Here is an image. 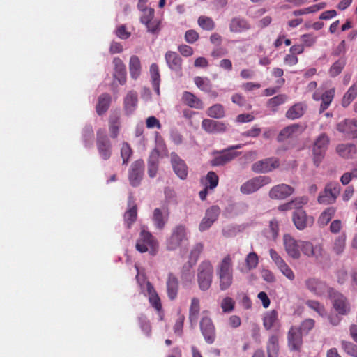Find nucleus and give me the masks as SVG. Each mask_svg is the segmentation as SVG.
Wrapping results in <instances>:
<instances>
[{
    "instance_id": "obj_44",
    "label": "nucleus",
    "mask_w": 357,
    "mask_h": 357,
    "mask_svg": "<svg viewBox=\"0 0 357 357\" xmlns=\"http://www.w3.org/2000/svg\"><path fill=\"white\" fill-rule=\"evenodd\" d=\"M298 129V125H291L283 128L278 135L277 139L278 142H283L288 138L291 137L293 134Z\"/></svg>"
},
{
    "instance_id": "obj_37",
    "label": "nucleus",
    "mask_w": 357,
    "mask_h": 357,
    "mask_svg": "<svg viewBox=\"0 0 357 357\" xmlns=\"http://www.w3.org/2000/svg\"><path fill=\"white\" fill-rule=\"evenodd\" d=\"M279 337L275 333L272 334L266 343V351L268 357H278L279 354Z\"/></svg>"
},
{
    "instance_id": "obj_20",
    "label": "nucleus",
    "mask_w": 357,
    "mask_h": 357,
    "mask_svg": "<svg viewBox=\"0 0 357 357\" xmlns=\"http://www.w3.org/2000/svg\"><path fill=\"white\" fill-rule=\"evenodd\" d=\"M263 326L267 331L273 328L275 332H279L281 324L278 319V313L276 310H272L266 312L263 317Z\"/></svg>"
},
{
    "instance_id": "obj_45",
    "label": "nucleus",
    "mask_w": 357,
    "mask_h": 357,
    "mask_svg": "<svg viewBox=\"0 0 357 357\" xmlns=\"http://www.w3.org/2000/svg\"><path fill=\"white\" fill-rule=\"evenodd\" d=\"M207 115L214 119H221L225 116V109L221 104H215L207 109Z\"/></svg>"
},
{
    "instance_id": "obj_51",
    "label": "nucleus",
    "mask_w": 357,
    "mask_h": 357,
    "mask_svg": "<svg viewBox=\"0 0 357 357\" xmlns=\"http://www.w3.org/2000/svg\"><path fill=\"white\" fill-rule=\"evenodd\" d=\"M346 239L345 234H342L335 238L333 249L337 255H340L343 252L346 245Z\"/></svg>"
},
{
    "instance_id": "obj_60",
    "label": "nucleus",
    "mask_w": 357,
    "mask_h": 357,
    "mask_svg": "<svg viewBox=\"0 0 357 357\" xmlns=\"http://www.w3.org/2000/svg\"><path fill=\"white\" fill-rule=\"evenodd\" d=\"M155 10L152 8L145 10L144 12L142 13L140 17V22L142 24L147 23L149 20L154 18Z\"/></svg>"
},
{
    "instance_id": "obj_50",
    "label": "nucleus",
    "mask_w": 357,
    "mask_h": 357,
    "mask_svg": "<svg viewBox=\"0 0 357 357\" xmlns=\"http://www.w3.org/2000/svg\"><path fill=\"white\" fill-rule=\"evenodd\" d=\"M219 182V178L218 175L213 171L208 172L205 178V187L210 190L215 188Z\"/></svg>"
},
{
    "instance_id": "obj_64",
    "label": "nucleus",
    "mask_w": 357,
    "mask_h": 357,
    "mask_svg": "<svg viewBox=\"0 0 357 357\" xmlns=\"http://www.w3.org/2000/svg\"><path fill=\"white\" fill-rule=\"evenodd\" d=\"M280 271L284 275H285L289 280H294L295 278V275L293 271L289 267V266L285 263L282 266L278 268Z\"/></svg>"
},
{
    "instance_id": "obj_23",
    "label": "nucleus",
    "mask_w": 357,
    "mask_h": 357,
    "mask_svg": "<svg viewBox=\"0 0 357 357\" xmlns=\"http://www.w3.org/2000/svg\"><path fill=\"white\" fill-rule=\"evenodd\" d=\"M294 191V188L282 183L273 187L269 192V196L271 199H283L292 195Z\"/></svg>"
},
{
    "instance_id": "obj_6",
    "label": "nucleus",
    "mask_w": 357,
    "mask_h": 357,
    "mask_svg": "<svg viewBox=\"0 0 357 357\" xmlns=\"http://www.w3.org/2000/svg\"><path fill=\"white\" fill-rule=\"evenodd\" d=\"M96 143L100 157L103 160H109L112 154V145L104 130L98 129L97 130Z\"/></svg>"
},
{
    "instance_id": "obj_46",
    "label": "nucleus",
    "mask_w": 357,
    "mask_h": 357,
    "mask_svg": "<svg viewBox=\"0 0 357 357\" xmlns=\"http://www.w3.org/2000/svg\"><path fill=\"white\" fill-rule=\"evenodd\" d=\"M195 85L202 91L206 93L211 91L212 84L208 77H195L194 79Z\"/></svg>"
},
{
    "instance_id": "obj_2",
    "label": "nucleus",
    "mask_w": 357,
    "mask_h": 357,
    "mask_svg": "<svg viewBox=\"0 0 357 357\" xmlns=\"http://www.w3.org/2000/svg\"><path fill=\"white\" fill-rule=\"evenodd\" d=\"M158 242L157 239L148 231L143 229L135 245L136 250L141 253L148 252L154 256L158 251Z\"/></svg>"
},
{
    "instance_id": "obj_24",
    "label": "nucleus",
    "mask_w": 357,
    "mask_h": 357,
    "mask_svg": "<svg viewBox=\"0 0 357 357\" xmlns=\"http://www.w3.org/2000/svg\"><path fill=\"white\" fill-rule=\"evenodd\" d=\"M169 212L167 208H163L162 211L156 208L153 213V222L156 229L162 230L169 220Z\"/></svg>"
},
{
    "instance_id": "obj_17",
    "label": "nucleus",
    "mask_w": 357,
    "mask_h": 357,
    "mask_svg": "<svg viewBox=\"0 0 357 357\" xmlns=\"http://www.w3.org/2000/svg\"><path fill=\"white\" fill-rule=\"evenodd\" d=\"M250 29L251 24L250 22L241 16L232 17L229 23V29L232 33H242Z\"/></svg>"
},
{
    "instance_id": "obj_32",
    "label": "nucleus",
    "mask_w": 357,
    "mask_h": 357,
    "mask_svg": "<svg viewBox=\"0 0 357 357\" xmlns=\"http://www.w3.org/2000/svg\"><path fill=\"white\" fill-rule=\"evenodd\" d=\"M137 217V208L135 204L132 197H129L128 200V209L124 214V221L128 228H130L132 225L136 221Z\"/></svg>"
},
{
    "instance_id": "obj_33",
    "label": "nucleus",
    "mask_w": 357,
    "mask_h": 357,
    "mask_svg": "<svg viewBox=\"0 0 357 357\" xmlns=\"http://www.w3.org/2000/svg\"><path fill=\"white\" fill-rule=\"evenodd\" d=\"M182 101L184 104L191 108L202 109L204 108V103L200 98L189 91H184L182 95Z\"/></svg>"
},
{
    "instance_id": "obj_41",
    "label": "nucleus",
    "mask_w": 357,
    "mask_h": 357,
    "mask_svg": "<svg viewBox=\"0 0 357 357\" xmlns=\"http://www.w3.org/2000/svg\"><path fill=\"white\" fill-rule=\"evenodd\" d=\"M200 311L199 300L197 298H192L189 307V320L191 325L196 324Z\"/></svg>"
},
{
    "instance_id": "obj_63",
    "label": "nucleus",
    "mask_w": 357,
    "mask_h": 357,
    "mask_svg": "<svg viewBox=\"0 0 357 357\" xmlns=\"http://www.w3.org/2000/svg\"><path fill=\"white\" fill-rule=\"evenodd\" d=\"M308 199L306 197H297L290 202L292 204L293 208L296 210L301 209V208L307 204Z\"/></svg>"
},
{
    "instance_id": "obj_14",
    "label": "nucleus",
    "mask_w": 357,
    "mask_h": 357,
    "mask_svg": "<svg viewBox=\"0 0 357 357\" xmlns=\"http://www.w3.org/2000/svg\"><path fill=\"white\" fill-rule=\"evenodd\" d=\"M200 330L208 344H213L215 340V328L211 319L203 317L200 321Z\"/></svg>"
},
{
    "instance_id": "obj_29",
    "label": "nucleus",
    "mask_w": 357,
    "mask_h": 357,
    "mask_svg": "<svg viewBox=\"0 0 357 357\" xmlns=\"http://www.w3.org/2000/svg\"><path fill=\"white\" fill-rule=\"evenodd\" d=\"M337 130L355 138L354 135L357 133V119H345L340 122L337 125Z\"/></svg>"
},
{
    "instance_id": "obj_22",
    "label": "nucleus",
    "mask_w": 357,
    "mask_h": 357,
    "mask_svg": "<svg viewBox=\"0 0 357 357\" xmlns=\"http://www.w3.org/2000/svg\"><path fill=\"white\" fill-rule=\"evenodd\" d=\"M292 220L296 227L299 230H303L307 225H312L314 222V218L307 217L305 211L302 209L296 210L293 213Z\"/></svg>"
},
{
    "instance_id": "obj_52",
    "label": "nucleus",
    "mask_w": 357,
    "mask_h": 357,
    "mask_svg": "<svg viewBox=\"0 0 357 357\" xmlns=\"http://www.w3.org/2000/svg\"><path fill=\"white\" fill-rule=\"evenodd\" d=\"M198 24L203 29L212 31L215 28V22L208 17L200 16L198 19Z\"/></svg>"
},
{
    "instance_id": "obj_13",
    "label": "nucleus",
    "mask_w": 357,
    "mask_h": 357,
    "mask_svg": "<svg viewBox=\"0 0 357 357\" xmlns=\"http://www.w3.org/2000/svg\"><path fill=\"white\" fill-rule=\"evenodd\" d=\"M280 166L279 160L276 158H268L255 162L252 165V170L255 173H268Z\"/></svg>"
},
{
    "instance_id": "obj_34",
    "label": "nucleus",
    "mask_w": 357,
    "mask_h": 357,
    "mask_svg": "<svg viewBox=\"0 0 357 357\" xmlns=\"http://www.w3.org/2000/svg\"><path fill=\"white\" fill-rule=\"evenodd\" d=\"M307 105L304 102H298L289 108L285 114L288 119L294 120L301 118L305 112Z\"/></svg>"
},
{
    "instance_id": "obj_16",
    "label": "nucleus",
    "mask_w": 357,
    "mask_h": 357,
    "mask_svg": "<svg viewBox=\"0 0 357 357\" xmlns=\"http://www.w3.org/2000/svg\"><path fill=\"white\" fill-rule=\"evenodd\" d=\"M220 213V208L218 206H213L208 208L206 211L205 216L199 224V230L203 231L210 228L217 220Z\"/></svg>"
},
{
    "instance_id": "obj_27",
    "label": "nucleus",
    "mask_w": 357,
    "mask_h": 357,
    "mask_svg": "<svg viewBox=\"0 0 357 357\" xmlns=\"http://www.w3.org/2000/svg\"><path fill=\"white\" fill-rule=\"evenodd\" d=\"M301 250L307 257L318 258L323 254V248L321 244L313 245L310 241H301Z\"/></svg>"
},
{
    "instance_id": "obj_12",
    "label": "nucleus",
    "mask_w": 357,
    "mask_h": 357,
    "mask_svg": "<svg viewBox=\"0 0 357 357\" xmlns=\"http://www.w3.org/2000/svg\"><path fill=\"white\" fill-rule=\"evenodd\" d=\"M144 170V162L142 160H137L133 162L128 170V180L132 187H137L140 185L143 178Z\"/></svg>"
},
{
    "instance_id": "obj_18",
    "label": "nucleus",
    "mask_w": 357,
    "mask_h": 357,
    "mask_svg": "<svg viewBox=\"0 0 357 357\" xmlns=\"http://www.w3.org/2000/svg\"><path fill=\"white\" fill-rule=\"evenodd\" d=\"M335 96V89H331L329 90L325 91L324 93H321L319 91H316L312 95V98L316 100H321V103L320 105L319 112L322 113L325 110H326L332 102Z\"/></svg>"
},
{
    "instance_id": "obj_8",
    "label": "nucleus",
    "mask_w": 357,
    "mask_h": 357,
    "mask_svg": "<svg viewBox=\"0 0 357 357\" xmlns=\"http://www.w3.org/2000/svg\"><path fill=\"white\" fill-rule=\"evenodd\" d=\"M328 298L333 303V308L340 315H347L350 312V304L342 293L335 291L334 289H330Z\"/></svg>"
},
{
    "instance_id": "obj_1",
    "label": "nucleus",
    "mask_w": 357,
    "mask_h": 357,
    "mask_svg": "<svg viewBox=\"0 0 357 357\" xmlns=\"http://www.w3.org/2000/svg\"><path fill=\"white\" fill-rule=\"evenodd\" d=\"M233 257L226 255L216 266V275L219 280L220 290L225 291L232 284L234 280Z\"/></svg>"
},
{
    "instance_id": "obj_9",
    "label": "nucleus",
    "mask_w": 357,
    "mask_h": 357,
    "mask_svg": "<svg viewBox=\"0 0 357 357\" xmlns=\"http://www.w3.org/2000/svg\"><path fill=\"white\" fill-rule=\"evenodd\" d=\"M242 144L231 146L227 149L220 151L218 155L211 161V165L213 167L223 166L231 162L240 155V152L234 151L235 149H241Z\"/></svg>"
},
{
    "instance_id": "obj_40",
    "label": "nucleus",
    "mask_w": 357,
    "mask_h": 357,
    "mask_svg": "<svg viewBox=\"0 0 357 357\" xmlns=\"http://www.w3.org/2000/svg\"><path fill=\"white\" fill-rule=\"evenodd\" d=\"M141 62L139 57L136 55H132L129 61V71L130 77L137 79L141 74Z\"/></svg>"
},
{
    "instance_id": "obj_49",
    "label": "nucleus",
    "mask_w": 357,
    "mask_h": 357,
    "mask_svg": "<svg viewBox=\"0 0 357 357\" xmlns=\"http://www.w3.org/2000/svg\"><path fill=\"white\" fill-rule=\"evenodd\" d=\"M203 250L204 245L202 243H197L194 245L190 253L189 263L190 264V267H192L197 263L199 257V255L202 252Z\"/></svg>"
},
{
    "instance_id": "obj_25",
    "label": "nucleus",
    "mask_w": 357,
    "mask_h": 357,
    "mask_svg": "<svg viewBox=\"0 0 357 357\" xmlns=\"http://www.w3.org/2000/svg\"><path fill=\"white\" fill-rule=\"evenodd\" d=\"M146 289L149 294V301L151 306L159 313L160 319H162V310L160 298L154 287L150 282H146Z\"/></svg>"
},
{
    "instance_id": "obj_62",
    "label": "nucleus",
    "mask_w": 357,
    "mask_h": 357,
    "mask_svg": "<svg viewBox=\"0 0 357 357\" xmlns=\"http://www.w3.org/2000/svg\"><path fill=\"white\" fill-rule=\"evenodd\" d=\"M269 252L272 260L275 262L278 268L286 263L275 250L271 249Z\"/></svg>"
},
{
    "instance_id": "obj_3",
    "label": "nucleus",
    "mask_w": 357,
    "mask_h": 357,
    "mask_svg": "<svg viewBox=\"0 0 357 357\" xmlns=\"http://www.w3.org/2000/svg\"><path fill=\"white\" fill-rule=\"evenodd\" d=\"M188 234L185 226L178 225L172 229L171 235L166 241V248L169 251H173L188 242Z\"/></svg>"
},
{
    "instance_id": "obj_28",
    "label": "nucleus",
    "mask_w": 357,
    "mask_h": 357,
    "mask_svg": "<svg viewBox=\"0 0 357 357\" xmlns=\"http://www.w3.org/2000/svg\"><path fill=\"white\" fill-rule=\"evenodd\" d=\"M113 63L114 66V78L118 80L120 84H125L126 82L127 75L125 64L123 63L122 60L119 57H116L114 59Z\"/></svg>"
},
{
    "instance_id": "obj_10",
    "label": "nucleus",
    "mask_w": 357,
    "mask_h": 357,
    "mask_svg": "<svg viewBox=\"0 0 357 357\" xmlns=\"http://www.w3.org/2000/svg\"><path fill=\"white\" fill-rule=\"evenodd\" d=\"M305 288L317 296H322L326 293L329 294L332 287H328L326 282L316 277H309L305 280Z\"/></svg>"
},
{
    "instance_id": "obj_59",
    "label": "nucleus",
    "mask_w": 357,
    "mask_h": 357,
    "mask_svg": "<svg viewBox=\"0 0 357 357\" xmlns=\"http://www.w3.org/2000/svg\"><path fill=\"white\" fill-rule=\"evenodd\" d=\"M139 323L144 333L146 335L149 336L151 333V326L150 321L145 316L142 315L139 317Z\"/></svg>"
},
{
    "instance_id": "obj_5",
    "label": "nucleus",
    "mask_w": 357,
    "mask_h": 357,
    "mask_svg": "<svg viewBox=\"0 0 357 357\" xmlns=\"http://www.w3.org/2000/svg\"><path fill=\"white\" fill-rule=\"evenodd\" d=\"M330 143V139L326 133H321L315 139L312 147V160L316 167L323 161Z\"/></svg>"
},
{
    "instance_id": "obj_4",
    "label": "nucleus",
    "mask_w": 357,
    "mask_h": 357,
    "mask_svg": "<svg viewBox=\"0 0 357 357\" xmlns=\"http://www.w3.org/2000/svg\"><path fill=\"white\" fill-rule=\"evenodd\" d=\"M197 282L202 291L208 290L213 280V266L209 260H204L199 265L197 270Z\"/></svg>"
},
{
    "instance_id": "obj_58",
    "label": "nucleus",
    "mask_w": 357,
    "mask_h": 357,
    "mask_svg": "<svg viewBox=\"0 0 357 357\" xmlns=\"http://www.w3.org/2000/svg\"><path fill=\"white\" fill-rule=\"evenodd\" d=\"M144 24L146 26L147 31L151 33H158L160 29V21L155 18L149 20V22Z\"/></svg>"
},
{
    "instance_id": "obj_21",
    "label": "nucleus",
    "mask_w": 357,
    "mask_h": 357,
    "mask_svg": "<svg viewBox=\"0 0 357 357\" xmlns=\"http://www.w3.org/2000/svg\"><path fill=\"white\" fill-rule=\"evenodd\" d=\"M283 241L287 254L294 259H298L301 255V241L298 242L289 234H285Z\"/></svg>"
},
{
    "instance_id": "obj_7",
    "label": "nucleus",
    "mask_w": 357,
    "mask_h": 357,
    "mask_svg": "<svg viewBox=\"0 0 357 357\" xmlns=\"http://www.w3.org/2000/svg\"><path fill=\"white\" fill-rule=\"evenodd\" d=\"M340 189L341 187L337 182L332 181L328 183L324 190L319 193L317 198L318 202L326 205L335 203L340 192Z\"/></svg>"
},
{
    "instance_id": "obj_54",
    "label": "nucleus",
    "mask_w": 357,
    "mask_h": 357,
    "mask_svg": "<svg viewBox=\"0 0 357 357\" xmlns=\"http://www.w3.org/2000/svg\"><path fill=\"white\" fill-rule=\"evenodd\" d=\"M342 349L349 356L357 357V345L348 341L342 340L341 342Z\"/></svg>"
},
{
    "instance_id": "obj_39",
    "label": "nucleus",
    "mask_w": 357,
    "mask_h": 357,
    "mask_svg": "<svg viewBox=\"0 0 357 357\" xmlns=\"http://www.w3.org/2000/svg\"><path fill=\"white\" fill-rule=\"evenodd\" d=\"M111 104V96L108 93H102L98 98V103L96 110L99 116L105 114L109 109Z\"/></svg>"
},
{
    "instance_id": "obj_42",
    "label": "nucleus",
    "mask_w": 357,
    "mask_h": 357,
    "mask_svg": "<svg viewBox=\"0 0 357 357\" xmlns=\"http://www.w3.org/2000/svg\"><path fill=\"white\" fill-rule=\"evenodd\" d=\"M346 65V59L340 57L338 60L333 63L331 66L328 73L331 77H336L341 73Z\"/></svg>"
},
{
    "instance_id": "obj_56",
    "label": "nucleus",
    "mask_w": 357,
    "mask_h": 357,
    "mask_svg": "<svg viewBox=\"0 0 357 357\" xmlns=\"http://www.w3.org/2000/svg\"><path fill=\"white\" fill-rule=\"evenodd\" d=\"M259 263V258L257 253L250 252L245 257L246 266L249 270L255 268Z\"/></svg>"
},
{
    "instance_id": "obj_53",
    "label": "nucleus",
    "mask_w": 357,
    "mask_h": 357,
    "mask_svg": "<svg viewBox=\"0 0 357 357\" xmlns=\"http://www.w3.org/2000/svg\"><path fill=\"white\" fill-rule=\"evenodd\" d=\"M132 154V150L128 142H123L121 149V157L123 165H127Z\"/></svg>"
},
{
    "instance_id": "obj_31",
    "label": "nucleus",
    "mask_w": 357,
    "mask_h": 357,
    "mask_svg": "<svg viewBox=\"0 0 357 357\" xmlns=\"http://www.w3.org/2000/svg\"><path fill=\"white\" fill-rule=\"evenodd\" d=\"M166 63L168 67L174 71H180L182 69V59L179 55L172 51H168L165 55Z\"/></svg>"
},
{
    "instance_id": "obj_26",
    "label": "nucleus",
    "mask_w": 357,
    "mask_h": 357,
    "mask_svg": "<svg viewBox=\"0 0 357 357\" xmlns=\"http://www.w3.org/2000/svg\"><path fill=\"white\" fill-rule=\"evenodd\" d=\"M202 127L206 132L212 134L223 132L227 129V126L225 123L208 119H205L202 121Z\"/></svg>"
},
{
    "instance_id": "obj_11",
    "label": "nucleus",
    "mask_w": 357,
    "mask_h": 357,
    "mask_svg": "<svg viewBox=\"0 0 357 357\" xmlns=\"http://www.w3.org/2000/svg\"><path fill=\"white\" fill-rule=\"evenodd\" d=\"M271 182V179L269 176H256L243 183L240 187V191L243 194L249 195L256 192L260 188L269 184Z\"/></svg>"
},
{
    "instance_id": "obj_35",
    "label": "nucleus",
    "mask_w": 357,
    "mask_h": 357,
    "mask_svg": "<svg viewBox=\"0 0 357 357\" xmlns=\"http://www.w3.org/2000/svg\"><path fill=\"white\" fill-rule=\"evenodd\" d=\"M138 102L137 93L130 91L124 98V109L127 114H132L136 109Z\"/></svg>"
},
{
    "instance_id": "obj_57",
    "label": "nucleus",
    "mask_w": 357,
    "mask_h": 357,
    "mask_svg": "<svg viewBox=\"0 0 357 357\" xmlns=\"http://www.w3.org/2000/svg\"><path fill=\"white\" fill-rule=\"evenodd\" d=\"M234 305L235 302L230 297H225L223 298L220 305L222 312L225 313L233 311L234 309Z\"/></svg>"
},
{
    "instance_id": "obj_43",
    "label": "nucleus",
    "mask_w": 357,
    "mask_h": 357,
    "mask_svg": "<svg viewBox=\"0 0 357 357\" xmlns=\"http://www.w3.org/2000/svg\"><path fill=\"white\" fill-rule=\"evenodd\" d=\"M288 100V96L285 94H279L271 98L267 102V107L271 108L273 111H276L277 107L285 103Z\"/></svg>"
},
{
    "instance_id": "obj_36",
    "label": "nucleus",
    "mask_w": 357,
    "mask_h": 357,
    "mask_svg": "<svg viewBox=\"0 0 357 357\" xmlns=\"http://www.w3.org/2000/svg\"><path fill=\"white\" fill-rule=\"evenodd\" d=\"M340 156L344 158H353L357 154V148L354 144H342L336 147Z\"/></svg>"
},
{
    "instance_id": "obj_15",
    "label": "nucleus",
    "mask_w": 357,
    "mask_h": 357,
    "mask_svg": "<svg viewBox=\"0 0 357 357\" xmlns=\"http://www.w3.org/2000/svg\"><path fill=\"white\" fill-rule=\"evenodd\" d=\"M287 344L291 351H299L303 344L302 332L298 328L292 326L287 333Z\"/></svg>"
},
{
    "instance_id": "obj_61",
    "label": "nucleus",
    "mask_w": 357,
    "mask_h": 357,
    "mask_svg": "<svg viewBox=\"0 0 357 357\" xmlns=\"http://www.w3.org/2000/svg\"><path fill=\"white\" fill-rule=\"evenodd\" d=\"M199 38L198 33L195 30H188L185 32V40L188 43H194Z\"/></svg>"
},
{
    "instance_id": "obj_19",
    "label": "nucleus",
    "mask_w": 357,
    "mask_h": 357,
    "mask_svg": "<svg viewBox=\"0 0 357 357\" xmlns=\"http://www.w3.org/2000/svg\"><path fill=\"white\" fill-rule=\"evenodd\" d=\"M171 163L174 173L181 178L185 179L188 176V167L176 153H171Z\"/></svg>"
},
{
    "instance_id": "obj_30",
    "label": "nucleus",
    "mask_w": 357,
    "mask_h": 357,
    "mask_svg": "<svg viewBox=\"0 0 357 357\" xmlns=\"http://www.w3.org/2000/svg\"><path fill=\"white\" fill-rule=\"evenodd\" d=\"M166 286L168 298L171 301L174 300L178 295L179 284L176 276H175L172 273H169L168 274L166 282Z\"/></svg>"
},
{
    "instance_id": "obj_48",
    "label": "nucleus",
    "mask_w": 357,
    "mask_h": 357,
    "mask_svg": "<svg viewBox=\"0 0 357 357\" xmlns=\"http://www.w3.org/2000/svg\"><path fill=\"white\" fill-rule=\"evenodd\" d=\"M336 209L334 207H328L325 209L319 218V223L323 226L326 225L333 218Z\"/></svg>"
},
{
    "instance_id": "obj_55",
    "label": "nucleus",
    "mask_w": 357,
    "mask_h": 357,
    "mask_svg": "<svg viewBox=\"0 0 357 357\" xmlns=\"http://www.w3.org/2000/svg\"><path fill=\"white\" fill-rule=\"evenodd\" d=\"M306 305L317 312L320 316H324L326 314V310L324 306L317 301L308 300L306 302Z\"/></svg>"
},
{
    "instance_id": "obj_38",
    "label": "nucleus",
    "mask_w": 357,
    "mask_h": 357,
    "mask_svg": "<svg viewBox=\"0 0 357 357\" xmlns=\"http://www.w3.org/2000/svg\"><path fill=\"white\" fill-rule=\"evenodd\" d=\"M108 124L110 137L112 139H116L119 134L121 128L120 116L117 114L110 115Z\"/></svg>"
},
{
    "instance_id": "obj_47",
    "label": "nucleus",
    "mask_w": 357,
    "mask_h": 357,
    "mask_svg": "<svg viewBox=\"0 0 357 357\" xmlns=\"http://www.w3.org/2000/svg\"><path fill=\"white\" fill-rule=\"evenodd\" d=\"M150 74L154 89L159 92V84L160 75L158 66L156 63H152L150 66Z\"/></svg>"
}]
</instances>
